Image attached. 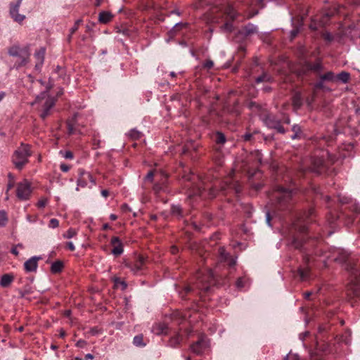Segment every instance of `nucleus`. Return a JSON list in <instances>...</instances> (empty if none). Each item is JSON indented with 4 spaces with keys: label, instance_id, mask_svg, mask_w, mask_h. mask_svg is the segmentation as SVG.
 I'll return each instance as SVG.
<instances>
[{
    "label": "nucleus",
    "instance_id": "1",
    "mask_svg": "<svg viewBox=\"0 0 360 360\" xmlns=\"http://www.w3.org/2000/svg\"><path fill=\"white\" fill-rule=\"evenodd\" d=\"M313 214V210H310L304 216L300 217L295 221L290 229L289 240L291 245L296 249L302 250L304 236L307 232V226L305 220Z\"/></svg>",
    "mask_w": 360,
    "mask_h": 360
},
{
    "label": "nucleus",
    "instance_id": "2",
    "mask_svg": "<svg viewBox=\"0 0 360 360\" xmlns=\"http://www.w3.org/2000/svg\"><path fill=\"white\" fill-rule=\"evenodd\" d=\"M215 283V277L214 273L211 270H208L206 274L201 272L198 273L197 281L193 286L185 285L181 290L179 291V295L182 298H186V296L191 293H196L199 291L208 292L212 285Z\"/></svg>",
    "mask_w": 360,
    "mask_h": 360
},
{
    "label": "nucleus",
    "instance_id": "3",
    "mask_svg": "<svg viewBox=\"0 0 360 360\" xmlns=\"http://www.w3.org/2000/svg\"><path fill=\"white\" fill-rule=\"evenodd\" d=\"M295 192L292 189L285 188L282 186L276 185L274 191L270 196V199L274 201L275 209L278 210H290Z\"/></svg>",
    "mask_w": 360,
    "mask_h": 360
},
{
    "label": "nucleus",
    "instance_id": "4",
    "mask_svg": "<svg viewBox=\"0 0 360 360\" xmlns=\"http://www.w3.org/2000/svg\"><path fill=\"white\" fill-rule=\"evenodd\" d=\"M8 53L10 56L18 58L13 65V68L17 70L30 62V51L28 46L22 47L19 44H13L8 47Z\"/></svg>",
    "mask_w": 360,
    "mask_h": 360
},
{
    "label": "nucleus",
    "instance_id": "5",
    "mask_svg": "<svg viewBox=\"0 0 360 360\" xmlns=\"http://www.w3.org/2000/svg\"><path fill=\"white\" fill-rule=\"evenodd\" d=\"M324 70L323 60L319 58L313 62L304 60L297 70V73L298 76L303 77L308 75L309 72H312L318 77L323 75L322 72Z\"/></svg>",
    "mask_w": 360,
    "mask_h": 360
},
{
    "label": "nucleus",
    "instance_id": "6",
    "mask_svg": "<svg viewBox=\"0 0 360 360\" xmlns=\"http://www.w3.org/2000/svg\"><path fill=\"white\" fill-rule=\"evenodd\" d=\"M30 156H31V152L29 145L22 143L13 155V163L18 169L21 170L28 162V158Z\"/></svg>",
    "mask_w": 360,
    "mask_h": 360
},
{
    "label": "nucleus",
    "instance_id": "7",
    "mask_svg": "<svg viewBox=\"0 0 360 360\" xmlns=\"http://www.w3.org/2000/svg\"><path fill=\"white\" fill-rule=\"evenodd\" d=\"M184 178L186 180L184 188L186 190V193L188 198H191L195 195L201 196L203 194L205 191V188L202 186V182L199 184H195L193 182V177L191 175L184 176Z\"/></svg>",
    "mask_w": 360,
    "mask_h": 360
},
{
    "label": "nucleus",
    "instance_id": "8",
    "mask_svg": "<svg viewBox=\"0 0 360 360\" xmlns=\"http://www.w3.org/2000/svg\"><path fill=\"white\" fill-rule=\"evenodd\" d=\"M339 13V8L334 6L326 9L319 20H313L309 25L312 30H317L319 27L325 26L331 17Z\"/></svg>",
    "mask_w": 360,
    "mask_h": 360
},
{
    "label": "nucleus",
    "instance_id": "9",
    "mask_svg": "<svg viewBox=\"0 0 360 360\" xmlns=\"http://www.w3.org/2000/svg\"><path fill=\"white\" fill-rule=\"evenodd\" d=\"M264 124L269 129L276 130L278 133L285 134V129L281 124V120L271 113H264L261 116Z\"/></svg>",
    "mask_w": 360,
    "mask_h": 360
},
{
    "label": "nucleus",
    "instance_id": "10",
    "mask_svg": "<svg viewBox=\"0 0 360 360\" xmlns=\"http://www.w3.org/2000/svg\"><path fill=\"white\" fill-rule=\"evenodd\" d=\"M225 13L229 18V20L221 25L220 29L223 32L231 33L234 30L233 21L237 18L238 13L232 6H230L226 8Z\"/></svg>",
    "mask_w": 360,
    "mask_h": 360
},
{
    "label": "nucleus",
    "instance_id": "11",
    "mask_svg": "<svg viewBox=\"0 0 360 360\" xmlns=\"http://www.w3.org/2000/svg\"><path fill=\"white\" fill-rule=\"evenodd\" d=\"M319 79L314 83V87L316 90H329L324 84V82H334L335 73L332 71H328L323 75L318 76Z\"/></svg>",
    "mask_w": 360,
    "mask_h": 360
},
{
    "label": "nucleus",
    "instance_id": "12",
    "mask_svg": "<svg viewBox=\"0 0 360 360\" xmlns=\"http://www.w3.org/2000/svg\"><path fill=\"white\" fill-rule=\"evenodd\" d=\"M352 281L349 285V290L354 296L360 295V270L356 268H352Z\"/></svg>",
    "mask_w": 360,
    "mask_h": 360
},
{
    "label": "nucleus",
    "instance_id": "13",
    "mask_svg": "<svg viewBox=\"0 0 360 360\" xmlns=\"http://www.w3.org/2000/svg\"><path fill=\"white\" fill-rule=\"evenodd\" d=\"M31 194L30 184L27 180L18 184L16 195L22 200H27Z\"/></svg>",
    "mask_w": 360,
    "mask_h": 360
},
{
    "label": "nucleus",
    "instance_id": "14",
    "mask_svg": "<svg viewBox=\"0 0 360 360\" xmlns=\"http://www.w3.org/2000/svg\"><path fill=\"white\" fill-rule=\"evenodd\" d=\"M22 0H18L15 4H10V15L11 18L17 22H21L25 18L24 15L18 13Z\"/></svg>",
    "mask_w": 360,
    "mask_h": 360
},
{
    "label": "nucleus",
    "instance_id": "15",
    "mask_svg": "<svg viewBox=\"0 0 360 360\" xmlns=\"http://www.w3.org/2000/svg\"><path fill=\"white\" fill-rule=\"evenodd\" d=\"M78 172H79V177L77 179V186H81L82 188H84L85 186H86L87 179H89L94 184H95V180L90 173L85 172L82 169H79Z\"/></svg>",
    "mask_w": 360,
    "mask_h": 360
},
{
    "label": "nucleus",
    "instance_id": "16",
    "mask_svg": "<svg viewBox=\"0 0 360 360\" xmlns=\"http://www.w3.org/2000/svg\"><path fill=\"white\" fill-rule=\"evenodd\" d=\"M311 163V169L317 174H321L326 169L324 160L321 158H314Z\"/></svg>",
    "mask_w": 360,
    "mask_h": 360
},
{
    "label": "nucleus",
    "instance_id": "17",
    "mask_svg": "<svg viewBox=\"0 0 360 360\" xmlns=\"http://www.w3.org/2000/svg\"><path fill=\"white\" fill-rule=\"evenodd\" d=\"M145 264V259L143 256H138L134 262H129L126 264V266L129 268L135 274L140 271Z\"/></svg>",
    "mask_w": 360,
    "mask_h": 360
},
{
    "label": "nucleus",
    "instance_id": "18",
    "mask_svg": "<svg viewBox=\"0 0 360 360\" xmlns=\"http://www.w3.org/2000/svg\"><path fill=\"white\" fill-rule=\"evenodd\" d=\"M41 257L34 256L30 258L24 263V269L26 272H34L37 271L38 266V261L41 259Z\"/></svg>",
    "mask_w": 360,
    "mask_h": 360
},
{
    "label": "nucleus",
    "instance_id": "19",
    "mask_svg": "<svg viewBox=\"0 0 360 360\" xmlns=\"http://www.w3.org/2000/svg\"><path fill=\"white\" fill-rule=\"evenodd\" d=\"M206 347V342L204 337H200L199 340L190 346V349L195 354H200L202 353Z\"/></svg>",
    "mask_w": 360,
    "mask_h": 360
},
{
    "label": "nucleus",
    "instance_id": "20",
    "mask_svg": "<svg viewBox=\"0 0 360 360\" xmlns=\"http://www.w3.org/2000/svg\"><path fill=\"white\" fill-rule=\"evenodd\" d=\"M258 29L256 25L252 23H248L238 32V35H243L245 37H249L257 33Z\"/></svg>",
    "mask_w": 360,
    "mask_h": 360
},
{
    "label": "nucleus",
    "instance_id": "21",
    "mask_svg": "<svg viewBox=\"0 0 360 360\" xmlns=\"http://www.w3.org/2000/svg\"><path fill=\"white\" fill-rule=\"evenodd\" d=\"M226 189H232L236 193H239L241 191V187L238 181L228 179L221 186V191H226Z\"/></svg>",
    "mask_w": 360,
    "mask_h": 360
},
{
    "label": "nucleus",
    "instance_id": "22",
    "mask_svg": "<svg viewBox=\"0 0 360 360\" xmlns=\"http://www.w3.org/2000/svg\"><path fill=\"white\" fill-rule=\"evenodd\" d=\"M110 243L114 246L112 253L115 256L120 255L123 252V245L120 238L114 236L112 238Z\"/></svg>",
    "mask_w": 360,
    "mask_h": 360
},
{
    "label": "nucleus",
    "instance_id": "23",
    "mask_svg": "<svg viewBox=\"0 0 360 360\" xmlns=\"http://www.w3.org/2000/svg\"><path fill=\"white\" fill-rule=\"evenodd\" d=\"M335 254L337 255L335 257L334 260L340 263L347 262L349 256L347 251L340 249H338Z\"/></svg>",
    "mask_w": 360,
    "mask_h": 360
},
{
    "label": "nucleus",
    "instance_id": "24",
    "mask_svg": "<svg viewBox=\"0 0 360 360\" xmlns=\"http://www.w3.org/2000/svg\"><path fill=\"white\" fill-rule=\"evenodd\" d=\"M54 105V101L51 99L47 100L44 105L43 111L41 112L40 117L41 119L45 120L47 116L50 114V110Z\"/></svg>",
    "mask_w": 360,
    "mask_h": 360
},
{
    "label": "nucleus",
    "instance_id": "25",
    "mask_svg": "<svg viewBox=\"0 0 360 360\" xmlns=\"http://www.w3.org/2000/svg\"><path fill=\"white\" fill-rule=\"evenodd\" d=\"M350 79V74L347 72L342 71L337 75H335L334 82L340 81L343 84H346Z\"/></svg>",
    "mask_w": 360,
    "mask_h": 360
},
{
    "label": "nucleus",
    "instance_id": "26",
    "mask_svg": "<svg viewBox=\"0 0 360 360\" xmlns=\"http://www.w3.org/2000/svg\"><path fill=\"white\" fill-rule=\"evenodd\" d=\"M112 18V15L108 11H102L99 13L98 21L101 23L106 24Z\"/></svg>",
    "mask_w": 360,
    "mask_h": 360
},
{
    "label": "nucleus",
    "instance_id": "27",
    "mask_svg": "<svg viewBox=\"0 0 360 360\" xmlns=\"http://www.w3.org/2000/svg\"><path fill=\"white\" fill-rule=\"evenodd\" d=\"M272 81L273 77L267 72H264L260 76L257 77L255 79V82L257 84H259L262 82H271Z\"/></svg>",
    "mask_w": 360,
    "mask_h": 360
},
{
    "label": "nucleus",
    "instance_id": "28",
    "mask_svg": "<svg viewBox=\"0 0 360 360\" xmlns=\"http://www.w3.org/2000/svg\"><path fill=\"white\" fill-rule=\"evenodd\" d=\"M13 281V276L12 275L4 274L1 278L0 285L4 288H6L11 285Z\"/></svg>",
    "mask_w": 360,
    "mask_h": 360
},
{
    "label": "nucleus",
    "instance_id": "29",
    "mask_svg": "<svg viewBox=\"0 0 360 360\" xmlns=\"http://www.w3.org/2000/svg\"><path fill=\"white\" fill-rule=\"evenodd\" d=\"M182 341V336L180 334H176L172 337L169 340V346L173 348L177 347Z\"/></svg>",
    "mask_w": 360,
    "mask_h": 360
},
{
    "label": "nucleus",
    "instance_id": "30",
    "mask_svg": "<svg viewBox=\"0 0 360 360\" xmlns=\"http://www.w3.org/2000/svg\"><path fill=\"white\" fill-rule=\"evenodd\" d=\"M63 263L60 260H57L52 263L51 266V271L53 274H58L62 271L63 269Z\"/></svg>",
    "mask_w": 360,
    "mask_h": 360
},
{
    "label": "nucleus",
    "instance_id": "31",
    "mask_svg": "<svg viewBox=\"0 0 360 360\" xmlns=\"http://www.w3.org/2000/svg\"><path fill=\"white\" fill-rule=\"evenodd\" d=\"M302 26V20H298V25H294L293 29L290 31V40L294 39L300 31V27Z\"/></svg>",
    "mask_w": 360,
    "mask_h": 360
},
{
    "label": "nucleus",
    "instance_id": "32",
    "mask_svg": "<svg viewBox=\"0 0 360 360\" xmlns=\"http://www.w3.org/2000/svg\"><path fill=\"white\" fill-rule=\"evenodd\" d=\"M133 344L136 347H143L146 345V343L143 340V336L141 334L136 335L134 338Z\"/></svg>",
    "mask_w": 360,
    "mask_h": 360
},
{
    "label": "nucleus",
    "instance_id": "33",
    "mask_svg": "<svg viewBox=\"0 0 360 360\" xmlns=\"http://www.w3.org/2000/svg\"><path fill=\"white\" fill-rule=\"evenodd\" d=\"M292 131L294 132V134L291 136L292 139L294 140L300 138L302 129L298 124H294L292 127Z\"/></svg>",
    "mask_w": 360,
    "mask_h": 360
},
{
    "label": "nucleus",
    "instance_id": "34",
    "mask_svg": "<svg viewBox=\"0 0 360 360\" xmlns=\"http://www.w3.org/2000/svg\"><path fill=\"white\" fill-rule=\"evenodd\" d=\"M216 143L223 145L225 143L226 139L225 135L221 131H217L215 134V139Z\"/></svg>",
    "mask_w": 360,
    "mask_h": 360
},
{
    "label": "nucleus",
    "instance_id": "35",
    "mask_svg": "<svg viewBox=\"0 0 360 360\" xmlns=\"http://www.w3.org/2000/svg\"><path fill=\"white\" fill-rule=\"evenodd\" d=\"M292 104L296 108H300L302 105V97H301L300 94L297 93L293 96Z\"/></svg>",
    "mask_w": 360,
    "mask_h": 360
},
{
    "label": "nucleus",
    "instance_id": "36",
    "mask_svg": "<svg viewBox=\"0 0 360 360\" xmlns=\"http://www.w3.org/2000/svg\"><path fill=\"white\" fill-rule=\"evenodd\" d=\"M129 136L134 140L139 139L141 138L142 134L136 129H132L128 134Z\"/></svg>",
    "mask_w": 360,
    "mask_h": 360
},
{
    "label": "nucleus",
    "instance_id": "37",
    "mask_svg": "<svg viewBox=\"0 0 360 360\" xmlns=\"http://www.w3.org/2000/svg\"><path fill=\"white\" fill-rule=\"evenodd\" d=\"M44 54H45V49L43 48H41L39 51H37L34 53V56H35L36 59L37 60V62H40V63H44Z\"/></svg>",
    "mask_w": 360,
    "mask_h": 360
},
{
    "label": "nucleus",
    "instance_id": "38",
    "mask_svg": "<svg viewBox=\"0 0 360 360\" xmlns=\"http://www.w3.org/2000/svg\"><path fill=\"white\" fill-rule=\"evenodd\" d=\"M171 212H172V214L174 215V216H176V217H180L182 216L181 214V208L180 206L179 205H172V208H171Z\"/></svg>",
    "mask_w": 360,
    "mask_h": 360
},
{
    "label": "nucleus",
    "instance_id": "39",
    "mask_svg": "<svg viewBox=\"0 0 360 360\" xmlns=\"http://www.w3.org/2000/svg\"><path fill=\"white\" fill-rule=\"evenodd\" d=\"M309 267H307L306 269H299L298 273L300 275V277L302 280H305L308 278L309 276Z\"/></svg>",
    "mask_w": 360,
    "mask_h": 360
},
{
    "label": "nucleus",
    "instance_id": "40",
    "mask_svg": "<svg viewBox=\"0 0 360 360\" xmlns=\"http://www.w3.org/2000/svg\"><path fill=\"white\" fill-rule=\"evenodd\" d=\"M8 221L6 213L4 210L0 211V226H4Z\"/></svg>",
    "mask_w": 360,
    "mask_h": 360
},
{
    "label": "nucleus",
    "instance_id": "41",
    "mask_svg": "<svg viewBox=\"0 0 360 360\" xmlns=\"http://www.w3.org/2000/svg\"><path fill=\"white\" fill-rule=\"evenodd\" d=\"M219 255H220V257H221V261H227L229 257V254L226 252V250H224V248H220L219 249Z\"/></svg>",
    "mask_w": 360,
    "mask_h": 360
},
{
    "label": "nucleus",
    "instance_id": "42",
    "mask_svg": "<svg viewBox=\"0 0 360 360\" xmlns=\"http://www.w3.org/2000/svg\"><path fill=\"white\" fill-rule=\"evenodd\" d=\"M77 234V232L73 229H69L65 234H64V237L67 238H72Z\"/></svg>",
    "mask_w": 360,
    "mask_h": 360
},
{
    "label": "nucleus",
    "instance_id": "43",
    "mask_svg": "<svg viewBox=\"0 0 360 360\" xmlns=\"http://www.w3.org/2000/svg\"><path fill=\"white\" fill-rule=\"evenodd\" d=\"M217 192L218 191L215 188L212 187V188H209V190L207 191L208 197L210 198H215L217 194Z\"/></svg>",
    "mask_w": 360,
    "mask_h": 360
},
{
    "label": "nucleus",
    "instance_id": "44",
    "mask_svg": "<svg viewBox=\"0 0 360 360\" xmlns=\"http://www.w3.org/2000/svg\"><path fill=\"white\" fill-rule=\"evenodd\" d=\"M58 225H59V221L56 219L53 218L49 221V228L55 229V228L58 227Z\"/></svg>",
    "mask_w": 360,
    "mask_h": 360
},
{
    "label": "nucleus",
    "instance_id": "45",
    "mask_svg": "<svg viewBox=\"0 0 360 360\" xmlns=\"http://www.w3.org/2000/svg\"><path fill=\"white\" fill-rule=\"evenodd\" d=\"M322 37H323V38L326 41H328V42H330V41H332L333 40V35H332L330 33H329V32H324V33L322 34Z\"/></svg>",
    "mask_w": 360,
    "mask_h": 360
},
{
    "label": "nucleus",
    "instance_id": "46",
    "mask_svg": "<svg viewBox=\"0 0 360 360\" xmlns=\"http://www.w3.org/2000/svg\"><path fill=\"white\" fill-rule=\"evenodd\" d=\"M250 109L254 110L255 109L257 110H259L261 109V106L256 103L255 102H250L248 105Z\"/></svg>",
    "mask_w": 360,
    "mask_h": 360
},
{
    "label": "nucleus",
    "instance_id": "47",
    "mask_svg": "<svg viewBox=\"0 0 360 360\" xmlns=\"http://www.w3.org/2000/svg\"><path fill=\"white\" fill-rule=\"evenodd\" d=\"M60 153L66 159H72L73 158V153L71 151H70V150L65 151V152H63L61 150Z\"/></svg>",
    "mask_w": 360,
    "mask_h": 360
},
{
    "label": "nucleus",
    "instance_id": "48",
    "mask_svg": "<svg viewBox=\"0 0 360 360\" xmlns=\"http://www.w3.org/2000/svg\"><path fill=\"white\" fill-rule=\"evenodd\" d=\"M68 124V129L70 134H72L75 133V129L74 127L73 123H72V121H69L67 123Z\"/></svg>",
    "mask_w": 360,
    "mask_h": 360
},
{
    "label": "nucleus",
    "instance_id": "49",
    "mask_svg": "<svg viewBox=\"0 0 360 360\" xmlns=\"http://www.w3.org/2000/svg\"><path fill=\"white\" fill-rule=\"evenodd\" d=\"M254 134L252 133H246L243 135L244 141H251L253 139Z\"/></svg>",
    "mask_w": 360,
    "mask_h": 360
},
{
    "label": "nucleus",
    "instance_id": "50",
    "mask_svg": "<svg viewBox=\"0 0 360 360\" xmlns=\"http://www.w3.org/2000/svg\"><path fill=\"white\" fill-rule=\"evenodd\" d=\"M213 65H214V63L211 60H207L204 63V68H205L207 70L212 68L213 67Z\"/></svg>",
    "mask_w": 360,
    "mask_h": 360
},
{
    "label": "nucleus",
    "instance_id": "51",
    "mask_svg": "<svg viewBox=\"0 0 360 360\" xmlns=\"http://www.w3.org/2000/svg\"><path fill=\"white\" fill-rule=\"evenodd\" d=\"M86 345V342L84 340H79L76 343V346L81 348L84 347Z\"/></svg>",
    "mask_w": 360,
    "mask_h": 360
},
{
    "label": "nucleus",
    "instance_id": "52",
    "mask_svg": "<svg viewBox=\"0 0 360 360\" xmlns=\"http://www.w3.org/2000/svg\"><path fill=\"white\" fill-rule=\"evenodd\" d=\"M351 209L353 212H356V214H360V205H359L354 204V205H352Z\"/></svg>",
    "mask_w": 360,
    "mask_h": 360
},
{
    "label": "nucleus",
    "instance_id": "53",
    "mask_svg": "<svg viewBox=\"0 0 360 360\" xmlns=\"http://www.w3.org/2000/svg\"><path fill=\"white\" fill-rule=\"evenodd\" d=\"M60 168L61 171H63L64 172H67L70 170V167L66 164L63 163L60 165Z\"/></svg>",
    "mask_w": 360,
    "mask_h": 360
},
{
    "label": "nucleus",
    "instance_id": "54",
    "mask_svg": "<svg viewBox=\"0 0 360 360\" xmlns=\"http://www.w3.org/2000/svg\"><path fill=\"white\" fill-rule=\"evenodd\" d=\"M271 219H272V216L271 215L269 212H267L266 214V221L269 226H271Z\"/></svg>",
    "mask_w": 360,
    "mask_h": 360
},
{
    "label": "nucleus",
    "instance_id": "55",
    "mask_svg": "<svg viewBox=\"0 0 360 360\" xmlns=\"http://www.w3.org/2000/svg\"><path fill=\"white\" fill-rule=\"evenodd\" d=\"M47 200L46 199H41L37 202L39 207H44L46 205Z\"/></svg>",
    "mask_w": 360,
    "mask_h": 360
},
{
    "label": "nucleus",
    "instance_id": "56",
    "mask_svg": "<svg viewBox=\"0 0 360 360\" xmlns=\"http://www.w3.org/2000/svg\"><path fill=\"white\" fill-rule=\"evenodd\" d=\"M80 22H81V20H77V21L75 22V25L71 28V30H70V33H71V34H73L75 32H76V31L77 30V29H78V24H79Z\"/></svg>",
    "mask_w": 360,
    "mask_h": 360
},
{
    "label": "nucleus",
    "instance_id": "57",
    "mask_svg": "<svg viewBox=\"0 0 360 360\" xmlns=\"http://www.w3.org/2000/svg\"><path fill=\"white\" fill-rule=\"evenodd\" d=\"M236 286L238 288H241L243 287V279L241 278H239L237 281H236Z\"/></svg>",
    "mask_w": 360,
    "mask_h": 360
},
{
    "label": "nucleus",
    "instance_id": "58",
    "mask_svg": "<svg viewBox=\"0 0 360 360\" xmlns=\"http://www.w3.org/2000/svg\"><path fill=\"white\" fill-rule=\"evenodd\" d=\"M67 247L71 251H74L75 250V247L72 242H68Z\"/></svg>",
    "mask_w": 360,
    "mask_h": 360
},
{
    "label": "nucleus",
    "instance_id": "59",
    "mask_svg": "<svg viewBox=\"0 0 360 360\" xmlns=\"http://www.w3.org/2000/svg\"><path fill=\"white\" fill-rule=\"evenodd\" d=\"M153 176H154V173H153V171H150V172L147 174V175H146V179H147V180H152V179H153Z\"/></svg>",
    "mask_w": 360,
    "mask_h": 360
},
{
    "label": "nucleus",
    "instance_id": "60",
    "mask_svg": "<svg viewBox=\"0 0 360 360\" xmlns=\"http://www.w3.org/2000/svg\"><path fill=\"white\" fill-rule=\"evenodd\" d=\"M121 208H122V210L123 212H129V211H130V208H129V205L127 204H123L122 205Z\"/></svg>",
    "mask_w": 360,
    "mask_h": 360
},
{
    "label": "nucleus",
    "instance_id": "61",
    "mask_svg": "<svg viewBox=\"0 0 360 360\" xmlns=\"http://www.w3.org/2000/svg\"><path fill=\"white\" fill-rule=\"evenodd\" d=\"M309 335V333L308 331L304 332L303 333L300 334V338L301 340H304L306 337H307Z\"/></svg>",
    "mask_w": 360,
    "mask_h": 360
},
{
    "label": "nucleus",
    "instance_id": "62",
    "mask_svg": "<svg viewBox=\"0 0 360 360\" xmlns=\"http://www.w3.org/2000/svg\"><path fill=\"white\" fill-rule=\"evenodd\" d=\"M290 355L291 356L290 360H299V356L297 354H292L290 352Z\"/></svg>",
    "mask_w": 360,
    "mask_h": 360
},
{
    "label": "nucleus",
    "instance_id": "63",
    "mask_svg": "<svg viewBox=\"0 0 360 360\" xmlns=\"http://www.w3.org/2000/svg\"><path fill=\"white\" fill-rule=\"evenodd\" d=\"M303 260H304V262L307 265H308V264H309V260H310L309 257L307 255H304L303 256Z\"/></svg>",
    "mask_w": 360,
    "mask_h": 360
},
{
    "label": "nucleus",
    "instance_id": "64",
    "mask_svg": "<svg viewBox=\"0 0 360 360\" xmlns=\"http://www.w3.org/2000/svg\"><path fill=\"white\" fill-rule=\"evenodd\" d=\"M179 250L177 248V247L176 246H172V248H171V252L172 254H176L178 252Z\"/></svg>",
    "mask_w": 360,
    "mask_h": 360
}]
</instances>
